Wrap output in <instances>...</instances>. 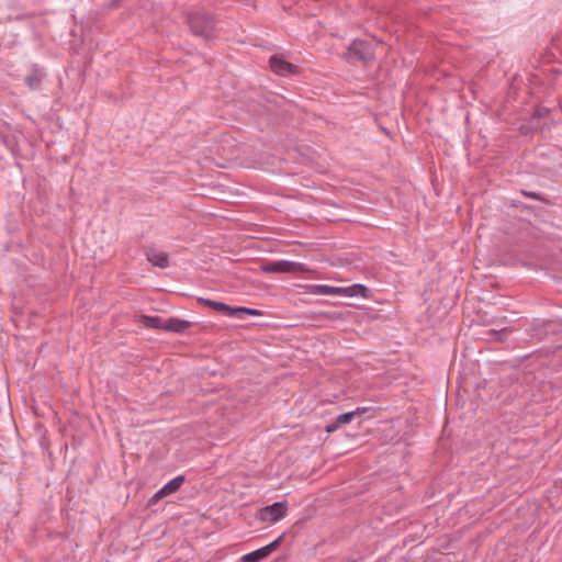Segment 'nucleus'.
I'll return each instance as SVG.
<instances>
[{
    "instance_id": "obj_17",
    "label": "nucleus",
    "mask_w": 562,
    "mask_h": 562,
    "mask_svg": "<svg viewBox=\"0 0 562 562\" xmlns=\"http://www.w3.org/2000/svg\"><path fill=\"white\" fill-rule=\"evenodd\" d=\"M542 324L540 323H532L530 327L527 329L528 336L531 339L541 340L544 336Z\"/></svg>"
},
{
    "instance_id": "obj_14",
    "label": "nucleus",
    "mask_w": 562,
    "mask_h": 562,
    "mask_svg": "<svg viewBox=\"0 0 562 562\" xmlns=\"http://www.w3.org/2000/svg\"><path fill=\"white\" fill-rule=\"evenodd\" d=\"M245 315L260 316L261 312L259 310L249 308V307H245V306L233 307L232 316L237 317L239 319H244Z\"/></svg>"
},
{
    "instance_id": "obj_12",
    "label": "nucleus",
    "mask_w": 562,
    "mask_h": 562,
    "mask_svg": "<svg viewBox=\"0 0 562 562\" xmlns=\"http://www.w3.org/2000/svg\"><path fill=\"white\" fill-rule=\"evenodd\" d=\"M199 302L209 306L210 308H212L213 311H216L218 313H223V314H226V315H229L232 316L233 315V306H229L223 302H218V301H213V300H210V299H199Z\"/></svg>"
},
{
    "instance_id": "obj_20",
    "label": "nucleus",
    "mask_w": 562,
    "mask_h": 562,
    "mask_svg": "<svg viewBox=\"0 0 562 562\" xmlns=\"http://www.w3.org/2000/svg\"><path fill=\"white\" fill-rule=\"evenodd\" d=\"M167 496L166 492H164V488L161 487L159 491H157L148 501V505H155L157 504L161 498Z\"/></svg>"
},
{
    "instance_id": "obj_3",
    "label": "nucleus",
    "mask_w": 562,
    "mask_h": 562,
    "mask_svg": "<svg viewBox=\"0 0 562 562\" xmlns=\"http://www.w3.org/2000/svg\"><path fill=\"white\" fill-rule=\"evenodd\" d=\"M288 505L285 502H276L269 506L262 507L258 513V518L265 522H278L285 517Z\"/></svg>"
},
{
    "instance_id": "obj_21",
    "label": "nucleus",
    "mask_w": 562,
    "mask_h": 562,
    "mask_svg": "<svg viewBox=\"0 0 562 562\" xmlns=\"http://www.w3.org/2000/svg\"><path fill=\"white\" fill-rule=\"evenodd\" d=\"M338 427H339V425H338V424H337V422L335 420L333 424H330V425H327V426H326V431H327V432H333V431H335Z\"/></svg>"
},
{
    "instance_id": "obj_15",
    "label": "nucleus",
    "mask_w": 562,
    "mask_h": 562,
    "mask_svg": "<svg viewBox=\"0 0 562 562\" xmlns=\"http://www.w3.org/2000/svg\"><path fill=\"white\" fill-rule=\"evenodd\" d=\"M510 330L508 328H502L499 330L491 329L486 333V338L493 341L503 342L507 339Z\"/></svg>"
},
{
    "instance_id": "obj_7",
    "label": "nucleus",
    "mask_w": 562,
    "mask_h": 562,
    "mask_svg": "<svg viewBox=\"0 0 562 562\" xmlns=\"http://www.w3.org/2000/svg\"><path fill=\"white\" fill-rule=\"evenodd\" d=\"M147 260L155 267L166 269L169 267V258L165 251L158 250L155 247H147L145 249Z\"/></svg>"
},
{
    "instance_id": "obj_10",
    "label": "nucleus",
    "mask_w": 562,
    "mask_h": 562,
    "mask_svg": "<svg viewBox=\"0 0 562 562\" xmlns=\"http://www.w3.org/2000/svg\"><path fill=\"white\" fill-rule=\"evenodd\" d=\"M191 327V323L177 317H169L164 322V330L170 333H184Z\"/></svg>"
},
{
    "instance_id": "obj_2",
    "label": "nucleus",
    "mask_w": 562,
    "mask_h": 562,
    "mask_svg": "<svg viewBox=\"0 0 562 562\" xmlns=\"http://www.w3.org/2000/svg\"><path fill=\"white\" fill-rule=\"evenodd\" d=\"M188 24L195 35L205 40H211L215 36V21L205 13H191L188 16Z\"/></svg>"
},
{
    "instance_id": "obj_13",
    "label": "nucleus",
    "mask_w": 562,
    "mask_h": 562,
    "mask_svg": "<svg viewBox=\"0 0 562 562\" xmlns=\"http://www.w3.org/2000/svg\"><path fill=\"white\" fill-rule=\"evenodd\" d=\"M184 481H186L184 475H182V474L177 475L176 477H173L172 480H170L162 486L164 492H166L167 495L176 493L181 487V485L183 484Z\"/></svg>"
},
{
    "instance_id": "obj_1",
    "label": "nucleus",
    "mask_w": 562,
    "mask_h": 562,
    "mask_svg": "<svg viewBox=\"0 0 562 562\" xmlns=\"http://www.w3.org/2000/svg\"><path fill=\"white\" fill-rule=\"evenodd\" d=\"M374 56L375 53L372 44L363 40L352 41L342 54V58L348 63H367L373 60Z\"/></svg>"
},
{
    "instance_id": "obj_5",
    "label": "nucleus",
    "mask_w": 562,
    "mask_h": 562,
    "mask_svg": "<svg viewBox=\"0 0 562 562\" xmlns=\"http://www.w3.org/2000/svg\"><path fill=\"white\" fill-rule=\"evenodd\" d=\"M271 70L278 75L283 77L295 76L300 72L299 66L286 61L280 55H273L269 59Z\"/></svg>"
},
{
    "instance_id": "obj_6",
    "label": "nucleus",
    "mask_w": 562,
    "mask_h": 562,
    "mask_svg": "<svg viewBox=\"0 0 562 562\" xmlns=\"http://www.w3.org/2000/svg\"><path fill=\"white\" fill-rule=\"evenodd\" d=\"M282 540V536L274 539L272 542L268 543L267 546H263L257 550H254L249 553H246L243 555L241 561L243 562H260L268 558L280 544Z\"/></svg>"
},
{
    "instance_id": "obj_8",
    "label": "nucleus",
    "mask_w": 562,
    "mask_h": 562,
    "mask_svg": "<svg viewBox=\"0 0 562 562\" xmlns=\"http://www.w3.org/2000/svg\"><path fill=\"white\" fill-rule=\"evenodd\" d=\"M306 292L313 295L342 296L341 286L328 284H308L306 285Z\"/></svg>"
},
{
    "instance_id": "obj_18",
    "label": "nucleus",
    "mask_w": 562,
    "mask_h": 562,
    "mask_svg": "<svg viewBox=\"0 0 562 562\" xmlns=\"http://www.w3.org/2000/svg\"><path fill=\"white\" fill-rule=\"evenodd\" d=\"M355 413V417L359 416V417H363V418H372L374 417V408L372 407H357L355 411H352Z\"/></svg>"
},
{
    "instance_id": "obj_4",
    "label": "nucleus",
    "mask_w": 562,
    "mask_h": 562,
    "mask_svg": "<svg viewBox=\"0 0 562 562\" xmlns=\"http://www.w3.org/2000/svg\"><path fill=\"white\" fill-rule=\"evenodd\" d=\"M304 270V263L290 260H277L262 266V271L268 273H291L302 272Z\"/></svg>"
},
{
    "instance_id": "obj_11",
    "label": "nucleus",
    "mask_w": 562,
    "mask_h": 562,
    "mask_svg": "<svg viewBox=\"0 0 562 562\" xmlns=\"http://www.w3.org/2000/svg\"><path fill=\"white\" fill-rule=\"evenodd\" d=\"M342 296L345 297H366L369 289L363 284H352L350 286L342 288Z\"/></svg>"
},
{
    "instance_id": "obj_9",
    "label": "nucleus",
    "mask_w": 562,
    "mask_h": 562,
    "mask_svg": "<svg viewBox=\"0 0 562 562\" xmlns=\"http://www.w3.org/2000/svg\"><path fill=\"white\" fill-rule=\"evenodd\" d=\"M46 77V72L42 67L32 65L30 72L25 77V83L32 90H40L43 79Z\"/></svg>"
},
{
    "instance_id": "obj_19",
    "label": "nucleus",
    "mask_w": 562,
    "mask_h": 562,
    "mask_svg": "<svg viewBox=\"0 0 562 562\" xmlns=\"http://www.w3.org/2000/svg\"><path fill=\"white\" fill-rule=\"evenodd\" d=\"M353 419H355V413L351 411V412H347V413H342V414L338 415L335 420L340 426V425L349 424Z\"/></svg>"
},
{
    "instance_id": "obj_16",
    "label": "nucleus",
    "mask_w": 562,
    "mask_h": 562,
    "mask_svg": "<svg viewBox=\"0 0 562 562\" xmlns=\"http://www.w3.org/2000/svg\"><path fill=\"white\" fill-rule=\"evenodd\" d=\"M165 319L159 316H143V323L150 328L164 329Z\"/></svg>"
}]
</instances>
